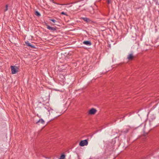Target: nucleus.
Masks as SVG:
<instances>
[{
  "instance_id": "dca6fc26",
  "label": "nucleus",
  "mask_w": 159,
  "mask_h": 159,
  "mask_svg": "<svg viewBox=\"0 0 159 159\" xmlns=\"http://www.w3.org/2000/svg\"><path fill=\"white\" fill-rule=\"evenodd\" d=\"M61 14L62 15H66V16H67V15L66 14V13L64 12H61Z\"/></svg>"
},
{
  "instance_id": "f03ea898",
  "label": "nucleus",
  "mask_w": 159,
  "mask_h": 159,
  "mask_svg": "<svg viewBox=\"0 0 159 159\" xmlns=\"http://www.w3.org/2000/svg\"><path fill=\"white\" fill-rule=\"evenodd\" d=\"M88 144V142L86 139L81 141L79 144V145L81 146H84Z\"/></svg>"
},
{
  "instance_id": "f3484780",
  "label": "nucleus",
  "mask_w": 159,
  "mask_h": 159,
  "mask_svg": "<svg viewBox=\"0 0 159 159\" xmlns=\"http://www.w3.org/2000/svg\"><path fill=\"white\" fill-rule=\"evenodd\" d=\"M50 20L52 21L54 23H55L56 22V20L54 19H51Z\"/></svg>"
},
{
  "instance_id": "7ed1b4c3",
  "label": "nucleus",
  "mask_w": 159,
  "mask_h": 159,
  "mask_svg": "<svg viewBox=\"0 0 159 159\" xmlns=\"http://www.w3.org/2000/svg\"><path fill=\"white\" fill-rule=\"evenodd\" d=\"M97 111V110L93 108L91 109L89 112V114L90 115H94Z\"/></svg>"
},
{
  "instance_id": "9b49d317",
  "label": "nucleus",
  "mask_w": 159,
  "mask_h": 159,
  "mask_svg": "<svg viewBox=\"0 0 159 159\" xmlns=\"http://www.w3.org/2000/svg\"><path fill=\"white\" fill-rule=\"evenodd\" d=\"M35 15L38 16H41V15L40 14V13L39 12H38L37 11H35Z\"/></svg>"
},
{
  "instance_id": "6e6552de",
  "label": "nucleus",
  "mask_w": 159,
  "mask_h": 159,
  "mask_svg": "<svg viewBox=\"0 0 159 159\" xmlns=\"http://www.w3.org/2000/svg\"><path fill=\"white\" fill-rule=\"evenodd\" d=\"M82 19L87 23L90 22L91 21V20L89 19L86 17H82Z\"/></svg>"
},
{
  "instance_id": "412c9836",
  "label": "nucleus",
  "mask_w": 159,
  "mask_h": 159,
  "mask_svg": "<svg viewBox=\"0 0 159 159\" xmlns=\"http://www.w3.org/2000/svg\"><path fill=\"white\" fill-rule=\"evenodd\" d=\"M81 5H80V6H79V7H81Z\"/></svg>"
},
{
  "instance_id": "423d86ee",
  "label": "nucleus",
  "mask_w": 159,
  "mask_h": 159,
  "mask_svg": "<svg viewBox=\"0 0 159 159\" xmlns=\"http://www.w3.org/2000/svg\"><path fill=\"white\" fill-rule=\"evenodd\" d=\"M47 28L50 30L51 31H54L56 30V29L55 28L50 27L49 25H47Z\"/></svg>"
},
{
  "instance_id": "f8f14e48",
  "label": "nucleus",
  "mask_w": 159,
  "mask_h": 159,
  "mask_svg": "<svg viewBox=\"0 0 159 159\" xmlns=\"http://www.w3.org/2000/svg\"><path fill=\"white\" fill-rule=\"evenodd\" d=\"M52 2L53 3H54L55 4H58V5H68V4H59V3H56L55 2H54V0H52Z\"/></svg>"
},
{
  "instance_id": "39448f33",
  "label": "nucleus",
  "mask_w": 159,
  "mask_h": 159,
  "mask_svg": "<svg viewBox=\"0 0 159 159\" xmlns=\"http://www.w3.org/2000/svg\"><path fill=\"white\" fill-rule=\"evenodd\" d=\"M25 43L28 46L32 48H35V47L34 46L31 45V43L29 42V41L25 42Z\"/></svg>"
},
{
  "instance_id": "2eb2a0df",
  "label": "nucleus",
  "mask_w": 159,
  "mask_h": 159,
  "mask_svg": "<svg viewBox=\"0 0 159 159\" xmlns=\"http://www.w3.org/2000/svg\"><path fill=\"white\" fill-rule=\"evenodd\" d=\"M8 5H6V9L4 10V11H7L8 10Z\"/></svg>"
},
{
  "instance_id": "aec40b11",
  "label": "nucleus",
  "mask_w": 159,
  "mask_h": 159,
  "mask_svg": "<svg viewBox=\"0 0 159 159\" xmlns=\"http://www.w3.org/2000/svg\"><path fill=\"white\" fill-rule=\"evenodd\" d=\"M154 2L156 3H157L158 2V0H152Z\"/></svg>"
},
{
  "instance_id": "6ab92c4d",
  "label": "nucleus",
  "mask_w": 159,
  "mask_h": 159,
  "mask_svg": "<svg viewBox=\"0 0 159 159\" xmlns=\"http://www.w3.org/2000/svg\"><path fill=\"white\" fill-rule=\"evenodd\" d=\"M111 0H108L107 1V3L108 4H109L111 2Z\"/></svg>"
},
{
  "instance_id": "0eeeda50",
  "label": "nucleus",
  "mask_w": 159,
  "mask_h": 159,
  "mask_svg": "<svg viewBox=\"0 0 159 159\" xmlns=\"http://www.w3.org/2000/svg\"><path fill=\"white\" fill-rule=\"evenodd\" d=\"M134 58V56H133L132 54H129L127 56V59L129 60H132Z\"/></svg>"
},
{
  "instance_id": "4468645a",
  "label": "nucleus",
  "mask_w": 159,
  "mask_h": 159,
  "mask_svg": "<svg viewBox=\"0 0 159 159\" xmlns=\"http://www.w3.org/2000/svg\"><path fill=\"white\" fill-rule=\"evenodd\" d=\"M150 119H151V120H152L155 119V117L154 116V115H152L150 116Z\"/></svg>"
},
{
  "instance_id": "20e7f679",
  "label": "nucleus",
  "mask_w": 159,
  "mask_h": 159,
  "mask_svg": "<svg viewBox=\"0 0 159 159\" xmlns=\"http://www.w3.org/2000/svg\"><path fill=\"white\" fill-rule=\"evenodd\" d=\"M83 43L87 46H90L92 44L91 42L89 41H84L83 42Z\"/></svg>"
},
{
  "instance_id": "1a4fd4ad",
  "label": "nucleus",
  "mask_w": 159,
  "mask_h": 159,
  "mask_svg": "<svg viewBox=\"0 0 159 159\" xmlns=\"http://www.w3.org/2000/svg\"><path fill=\"white\" fill-rule=\"evenodd\" d=\"M39 123H40L42 124H43L44 123V121L42 119H40L36 122V124H38Z\"/></svg>"
},
{
  "instance_id": "9d476101",
  "label": "nucleus",
  "mask_w": 159,
  "mask_h": 159,
  "mask_svg": "<svg viewBox=\"0 0 159 159\" xmlns=\"http://www.w3.org/2000/svg\"><path fill=\"white\" fill-rule=\"evenodd\" d=\"M129 130V129L126 128L125 129H124L122 130V132L125 133H126L128 132Z\"/></svg>"
},
{
  "instance_id": "ddd939ff",
  "label": "nucleus",
  "mask_w": 159,
  "mask_h": 159,
  "mask_svg": "<svg viewBox=\"0 0 159 159\" xmlns=\"http://www.w3.org/2000/svg\"><path fill=\"white\" fill-rule=\"evenodd\" d=\"M65 157V156L64 155L62 154L61 155L59 159H64Z\"/></svg>"
},
{
  "instance_id": "a211bd4d",
  "label": "nucleus",
  "mask_w": 159,
  "mask_h": 159,
  "mask_svg": "<svg viewBox=\"0 0 159 159\" xmlns=\"http://www.w3.org/2000/svg\"><path fill=\"white\" fill-rule=\"evenodd\" d=\"M80 2V0H79L77 1H76V2H73L71 3V4L75 3H76L77 2Z\"/></svg>"
},
{
  "instance_id": "4be33fe9",
  "label": "nucleus",
  "mask_w": 159,
  "mask_h": 159,
  "mask_svg": "<svg viewBox=\"0 0 159 159\" xmlns=\"http://www.w3.org/2000/svg\"><path fill=\"white\" fill-rule=\"evenodd\" d=\"M89 159H92L91 158H89Z\"/></svg>"
},
{
  "instance_id": "f257e3e1",
  "label": "nucleus",
  "mask_w": 159,
  "mask_h": 159,
  "mask_svg": "<svg viewBox=\"0 0 159 159\" xmlns=\"http://www.w3.org/2000/svg\"><path fill=\"white\" fill-rule=\"evenodd\" d=\"M11 73L12 74H15L18 72L17 67L12 66H11Z\"/></svg>"
}]
</instances>
